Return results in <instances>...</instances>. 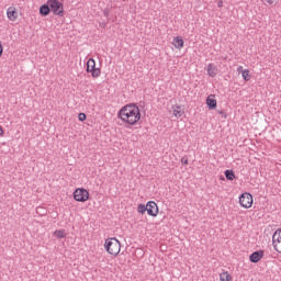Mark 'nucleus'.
<instances>
[{
	"label": "nucleus",
	"instance_id": "1",
	"mask_svg": "<svg viewBox=\"0 0 281 281\" xmlns=\"http://www.w3.org/2000/svg\"><path fill=\"white\" fill-rule=\"evenodd\" d=\"M117 117L124 126H137L142 122V110L137 104L128 103L119 110Z\"/></svg>",
	"mask_w": 281,
	"mask_h": 281
},
{
	"label": "nucleus",
	"instance_id": "2",
	"mask_svg": "<svg viewBox=\"0 0 281 281\" xmlns=\"http://www.w3.org/2000/svg\"><path fill=\"white\" fill-rule=\"evenodd\" d=\"M103 249H105L106 254L112 256V258H117L120 251H122V243L115 237H109L104 240Z\"/></svg>",
	"mask_w": 281,
	"mask_h": 281
},
{
	"label": "nucleus",
	"instance_id": "3",
	"mask_svg": "<svg viewBox=\"0 0 281 281\" xmlns=\"http://www.w3.org/2000/svg\"><path fill=\"white\" fill-rule=\"evenodd\" d=\"M47 3L50 8V12L55 16H65V5L59 0H47Z\"/></svg>",
	"mask_w": 281,
	"mask_h": 281
},
{
	"label": "nucleus",
	"instance_id": "4",
	"mask_svg": "<svg viewBox=\"0 0 281 281\" xmlns=\"http://www.w3.org/2000/svg\"><path fill=\"white\" fill-rule=\"evenodd\" d=\"M72 199L77 201V203H87L90 199L89 190L85 188H77L72 192Z\"/></svg>",
	"mask_w": 281,
	"mask_h": 281
},
{
	"label": "nucleus",
	"instance_id": "5",
	"mask_svg": "<svg viewBox=\"0 0 281 281\" xmlns=\"http://www.w3.org/2000/svg\"><path fill=\"white\" fill-rule=\"evenodd\" d=\"M239 205L244 210H251L254 207V195L249 192H244L239 195Z\"/></svg>",
	"mask_w": 281,
	"mask_h": 281
},
{
	"label": "nucleus",
	"instance_id": "6",
	"mask_svg": "<svg viewBox=\"0 0 281 281\" xmlns=\"http://www.w3.org/2000/svg\"><path fill=\"white\" fill-rule=\"evenodd\" d=\"M86 71L87 74H91L93 78H100L102 74V70L95 67V59L93 58L88 59Z\"/></svg>",
	"mask_w": 281,
	"mask_h": 281
},
{
	"label": "nucleus",
	"instance_id": "7",
	"mask_svg": "<svg viewBox=\"0 0 281 281\" xmlns=\"http://www.w3.org/2000/svg\"><path fill=\"white\" fill-rule=\"evenodd\" d=\"M7 18L11 23H15V21H19V9L16 7L11 5L7 9Z\"/></svg>",
	"mask_w": 281,
	"mask_h": 281
},
{
	"label": "nucleus",
	"instance_id": "8",
	"mask_svg": "<svg viewBox=\"0 0 281 281\" xmlns=\"http://www.w3.org/2000/svg\"><path fill=\"white\" fill-rule=\"evenodd\" d=\"M147 214L154 218L159 215V205H157L155 201L147 202Z\"/></svg>",
	"mask_w": 281,
	"mask_h": 281
},
{
	"label": "nucleus",
	"instance_id": "9",
	"mask_svg": "<svg viewBox=\"0 0 281 281\" xmlns=\"http://www.w3.org/2000/svg\"><path fill=\"white\" fill-rule=\"evenodd\" d=\"M272 245L276 251H278V254H281V229L274 232L272 236Z\"/></svg>",
	"mask_w": 281,
	"mask_h": 281
},
{
	"label": "nucleus",
	"instance_id": "10",
	"mask_svg": "<svg viewBox=\"0 0 281 281\" xmlns=\"http://www.w3.org/2000/svg\"><path fill=\"white\" fill-rule=\"evenodd\" d=\"M172 115L176 117V120H179L180 117H183L186 115V111L180 104H175L171 106Z\"/></svg>",
	"mask_w": 281,
	"mask_h": 281
},
{
	"label": "nucleus",
	"instance_id": "11",
	"mask_svg": "<svg viewBox=\"0 0 281 281\" xmlns=\"http://www.w3.org/2000/svg\"><path fill=\"white\" fill-rule=\"evenodd\" d=\"M262 258H265V251L262 250L255 251L249 256L250 262H255V263L260 262Z\"/></svg>",
	"mask_w": 281,
	"mask_h": 281
},
{
	"label": "nucleus",
	"instance_id": "12",
	"mask_svg": "<svg viewBox=\"0 0 281 281\" xmlns=\"http://www.w3.org/2000/svg\"><path fill=\"white\" fill-rule=\"evenodd\" d=\"M218 102L216 101V95L215 94H210L206 98V106H209V109L211 111H214V109H216Z\"/></svg>",
	"mask_w": 281,
	"mask_h": 281
},
{
	"label": "nucleus",
	"instance_id": "13",
	"mask_svg": "<svg viewBox=\"0 0 281 281\" xmlns=\"http://www.w3.org/2000/svg\"><path fill=\"white\" fill-rule=\"evenodd\" d=\"M171 44L176 49H183V47L186 46V42L183 41V37L179 35L173 37Z\"/></svg>",
	"mask_w": 281,
	"mask_h": 281
},
{
	"label": "nucleus",
	"instance_id": "14",
	"mask_svg": "<svg viewBox=\"0 0 281 281\" xmlns=\"http://www.w3.org/2000/svg\"><path fill=\"white\" fill-rule=\"evenodd\" d=\"M206 74L210 78H216L218 76V68L214 64H209L206 66Z\"/></svg>",
	"mask_w": 281,
	"mask_h": 281
},
{
	"label": "nucleus",
	"instance_id": "15",
	"mask_svg": "<svg viewBox=\"0 0 281 281\" xmlns=\"http://www.w3.org/2000/svg\"><path fill=\"white\" fill-rule=\"evenodd\" d=\"M220 281H234V277L232 276V273H229V271L227 270H223L220 274H218Z\"/></svg>",
	"mask_w": 281,
	"mask_h": 281
},
{
	"label": "nucleus",
	"instance_id": "16",
	"mask_svg": "<svg viewBox=\"0 0 281 281\" xmlns=\"http://www.w3.org/2000/svg\"><path fill=\"white\" fill-rule=\"evenodd\" d=\"M49 12H52L49 3L46 2V4L40 7L41 16H49Z\"/></svg>",
	"mask_w": 281,
	"mask_h": 281
},
{
	"label": "nucleus",
	"instance_id": "17",
	"mask_svg": "<svg viewBox=\"0 0 281 281\" xmlns=\"http://www.w3.org/2000/svg\"><path fill=\"white\" fill-rule=\"evenodd\" d=\"M55 238H67V232L65 229H57L53 233Z\"/></svg>",
	"mask_w": 281,
	"mask_h": 281
},
{
	"label": "nucleus",
	"instance_id": "18",
	"mask_svg": "<svg viewBox=\"0 0 281 281\" xmlns=\"http://www.w3.org/2000/svg\"><path fill=\"white\" fill-rule=\"evenodd\" d=\"M241 78L243 80H245V82H249V80H251V72L249 71V69H244L241 71Z\"/></svg>",
	"mask_w": 281,
	"mask_h": 281
},
{
	"label": "nucleus",
	"instance_id": "19",
	"mask_svg": "<svg viewBox=\"0 0 281 281\" xmlns=\"http://www.w3.org/2000/svg\"><path fill=\"white\" fill-rule=\"evenodd\" d=\"M224 175L227 181H234V179H236V173H234V170H226Z\"/></svg>",
	"mask_w": 281,
	"mask_h": 281
},
{
	"label": "nucleus",
	"instance_id": "20",
	"mask_svg": "<svg viewBox=\"0 0 281 281\" xmlns=\"http://www.w3.org/2000/svg\"><path fill=\"white\" fill-rule=\"evenodd\" d=\"M148 207H147V204H138L137 205V212L138 214H146Z\"/></svg>",
	"mask_w": 281,
	"mask_h": 281
},
{
	"label": "nucleus",
	"instance_id": "21",
	"mask_svg": "<svg viewBox=\"0 0 281 281\" xmlns=\"http://www.w3.org/2000/svg\"><path fill=\"white\" fill-rule=\"evenodd\" d=\"M78 120H79V122H85V121L87 120V114H85V113H79V114H78Z\"/></svg>",
	"mask_w": 281,
	"mask_h": 281
},
{
	"label": "nucleus",
	"instance_id": "22",
	"mask_svg": "<svg viewBox=\"0 0 281 281\" xmlns=\"http://www.w3.org/2000/svg\"><path fill=\"white\" fill-rule=\"evenodd\" d=\"M263 3H267L268 5H273L276 3V0H261Z\"/></svg>",
	"mask_w": 281,
	"mask_h": 281
},
{
	"label": "nucleus",
	"instance_id": "23",
	"mask_svg": "<svg viewBox=\"0 0 281 281\" xmlns=\"http://www.w3.org/2000/svg\"><path fill=\"white\" fill-rule=\"evenodd\" d=\"M218 114L222 115L224 120H227V113H225V111L221 110L218 111Z\"/></svg>",
	"mask_w": 281,
	"mask_h": 281
},
{
	"label": "nucleus",
	"instance_id": "24",
	"mask_svg": "<svg viewBox=\"0 0 281 281\" xmlns=\"http://www.w3.org/2000/svg\"><path fill=\"white\" fill-rule=\"evenodd\" d=\"M3 56V44L0 41V58Z\"/></svg>",
	"mask_w": 281,
	"mask_h": 281
},
{
	"label": "nucleus",
	"instance_id": "25",
	"mask_svg": "<svg viewBox=\"0 0 281 281\" xmlns=\"http://www.w3.org/2000/svg\"><path fill=\"white\" fill-rule=\"evenodd\" d=\"M5 135V131H3V127L0 125V137H3Z\"/></svg>",
	"mask_w": 281,
	"mask_h": 281
},
{
	"label": "nucleus",
	"instance_id": "26",
	"mask_svg": "<svg viewBox=\"0 0 281 281\" xmlns=\"http://www.w3.org/2000/svg\"><path fill=\"white\" fill-rule=\"evenodd\" d=\"M237 71H238V74H243V71H245V69H243V66H239V67L237 68Z\"/></svg>",
	"mask_w": 281,
	"mask_h": 281
},
{
	"label": "nucleus",
	"instance_id": "27",
	"mask_svg": "<svg viewBox=\"0 0 281 281\" xmlns=\"http://www.w3.org/2000/svg\"><path fill=\"white\" fill-rule=\"evenodd\" d=\"M217 5H218V8H223V1H220V2L217 3Z\"/></svg>",
	"mask_w": 281,
	"mask_h": 281
},
{
	"label": "nucleus",
	"instance_id": "28",
	"mask_svg": "<svg viewBox=\"0 0 281 281\" xmlns=\"http://www.w3.org/2000/svg\"><path fill=\"white\" fill-rule=\"evenodd\" d=\"M184 164L188 165V160H186Z\"/></svg>",
	"mask_w": 281,
	"mask_h": 281
}]
</instances>
